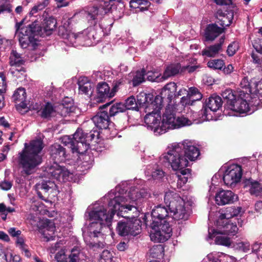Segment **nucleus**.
<instances>
[{
  "mask_svg": "<svg viewBox=\"0 0 262 262\" xmlns=\"http://www.w3.org/2000/svg\"><path fill=\"white\" fill-rule=\"evenodd\" d=\"M164 201L166 207L159 205L151 212L150 238L155 242L163 243L171 236L172 228L168 221L170 216L177 221L187 220L189 216L185 202L179 194L171 191L166 192Z\"/></svg>",
  "mask_w": 262,
  "mask_h": 262,
  "instance_id": "obj_1",
  "label": "nucleus"
},
{
  "mask_svg": "<svg viewBox=\"0 0 262 262\" xmlns=\"http://www.w3.org/2000/svg\"><path fill=\"white\" fill-rule=\"evenodd\" d=\"M76 108L72 101H69L68 103L64 101L63 103L59 104L55 107L56 116L57 114L62 117L69 116L71 113H74L75 111Z\"/></svg>",
  "mask_w": 262,
  "mask_h": 262,
  "instance_id": "obj_27",
  "label": "nucleus"
},
{
  "mask_svg": "<svg viewBox=\"0 0 262 262\" xmlns=\"http://www.w3.org/2000/svg\"><path fill=\"white\" fill-rule=\"evenodd\" d=\"M207 66L214 70H222L225 66V62L222 59H212L207 62Z\"/></svg>",
  "mask_w": 262,
  "mask_h": 262,
  "instance_id": "obj_46",
  "label": "nucleus"
},
{
  "mask_svg": "<svg viewBox=\"0 0 262 262\" xmlns=\"http://www.w3.org/2000/svg\"><path fill=\"white\" fill-rule=\"evenodd\" d=\"M112 102L113 101L107 102L105 104L100 106L99 111L92 118L95 126L100 129H107L111 123V116L108 114L107 110H105V109L110 105Z\"/></svg>",
  "mask_w": 262,
  "mask_h": 262,
  "instance_id": "obj_12",
  "label": "nucleus"
},
{
  "mask_svg": "<svg viewBox=\"0 0 262 262\" xmlns=\"http://www.w3.org/2000/svg\"><path fill=\"white\" fill-rule=\"evenodd\" d=\"M223 32L224 28L219 27L216 24H211L207 26L204 36L207 41H212Z\"/></svg>",
  "mask_w": 262,
  "mask_h": 262,
  "instance_id": "obj_25",
  "label": "nucleus"
},
{
  "mask_svg": "<svg viewBox=\"0 0 262 262\" xmlns=\"http://www.w3.org/2000/svg\"><path fill=\"white\" fill-rule=\"evenodd\" d=\"M12 11V5L10 4H3L0 5V14L5 12L11 13Z\"/></svg>",
  "mask_w": 262,
  "mask_h": 262,
  "instance_id": "obj_58",
  "label": "nucleus"
},
{
  "mask_svg": "<svg viewBox=\"0 0 262 262\" xmlns=\"http://www.w3.org/2000/svg\"><path fill=\"white\" fill-rule=\"evenodd\" d=\"M12 184L11 182L4 181L0 183V187L4 190H8L12 187Z\"/></svg>",
  "mask_w": 262,
  "mask_h": 262,
  "instance_id": "obj_61",
  "label": "nucleus"
},
{
  "mask_svg": "<svg viewBox=\"0 0 262 262\" xmlns=\"http://www.w3.org/2000/svg\"><path fill=\"white\" fill-rule=\"evenodd\" d=\"M124 106L126 107L125 111L127 110H131L137 112L139 111L136 99L133 96H130L126 99L125 102L124 103Z\"/></svg>",
  "mask_w": 262,
  "mask_h": 262,
  "instance_id": "obj_45",
  "label": "nucleus"
},
{
  "mask_svg": "<svg viewBox=\"0 0 262 262\" xmlns=\"http://www.w3.org/2000/svg\"><path fill=\"white\" fill-rule=\"evenodd\" d=\"M254 85V93L252 92L248 99L250 110H252V112L258 108L262 107V82L255 81Z\"/></svg>",
  "mask_w": 262,
  "mask_h": 262,
  "instance_id": "obj_18",
  "label": "nucleus"
},
{
  "mask_svg": "<svg viewBox=\"0 0 262 262\" xmlns=\"http://www.w3.org/2000/svg\"><path fill=\"white\" fill-rule=\"evenodd\" d=\"M200 66L199 65L197 66H190V65H186L185 66L182 67V70H181V73L184 74L186 71L188 72L189 73H192L194 72L197 69L200 68Z\"/></svg>",
  "mask_w": 262,
  "mask_h": 262,
  "instance_id": "obj_55",
  "label": "nucleus"
},
{
  "mask_svg": "<svg viewBox=\"0 0 262 262\" xmlns=\"http://www.w3.org/2000/svg\"><path fill=\"white\" fill-rule=\"evenodd\" d=\"M191 98L190 95H187V93H186V96H183L181 98L180 100V103L183 106H187V105H192V102L190 101Z\"/></svg>",
  "mask_w": 262,
  "mask_h": 262,
  "instance_id": "obj_59",
  "label": "nucleus"
},
{
  "mask_svg": "<svg viewBox=\"0 0 262 262\" xmlns=\"http://www.w3.org/2000/svg\"><path fill=\"white\" fill-rule=\"evenodd\" d=\"M35 187L38 198L46 202L49 199H53L58 192L55 183L50 180H42L37 183Z\"/></svg>",
  "mask_w": 262,
  "mask_h": 262,
  "instance_id": "obj_8",
  "label": "nucleus"
},
{
  "mask_svg": "<svg viewBox=\"0 0 262 262\" xmlns=\"http://www.w3.org/2000/svg\"><path fill=\"white\" fill-rule=\"evenodd\" d=\"M179 144L183 151L182 154L187 158L188 161H194L200 155L199 149L192 145L191 142L185 141Z\"/></svg>",
  "mask_w": 262,
  "mask_h": 262,
  "instance_id": "obj_19",
  "label": "nucleus"
},
{
  "mask_svg": "<svg viewBox=\"0 0 262 262\" xmlns=\"http://www.w3.org/2000/svg\"><path fill=\"white\" fill-rule=\"evenodd\" d=\"M44 168V171L47 176L58 181H64L69 177V171L64 166H60L58 162L47 163Z\"/></svg>",
  "mask_w": 262,
  "mask_h": 262,
  "instance_id": "obj_11",
  "label": "nucleus"
},
{
  "mask_svg": "<svg viewBox=\"0 0 262 262\" xmlns=\"http://www.w3.org/2000/svg\"><path fill=\"white\" fill-rule=\"evenodd\" d=\"M192 124L191 121L184 116L176 117V128L183 126L190 125Z\"/></svg>",
  "mask_w": 262,
  "mask_h": 262,
  "instance_id": "obj_48",
  "label": "nucleus"
},
{
  "mask_svg": "<svg viewBox=\"0 0 262 262\" xmlns=\"http://www.w3.org/2000/svg\"><path fill=\"white\" fill-rule=\"evenodd\" d=\"M253 181H254V180L253 179H252L251 178L243 179V181H242V184H243V187L245 189H249L251 186V184H252Z\"/></svg>",
  "mask_w": 262,
  "mask_h": 262,
  "instance_id": "obj_64",
  "label": "nucleus"
},
{
  "mask_svg": "<svg viewBox=\"0 0 262 262\" xmlns=\"http://www.w3.org/2000/svg\"><path fill=\"white\" fill-rule=\"evenodd\" d=\"M49 4V0H43L42 2L38 3L37 5H35L32 8L29 14L32 16L36 13L39 11H41L45 8Z\"/></svg>",
  "mask_w": 262,
  "mask_h": 262,
  "instance_id": "obj_47",
  "label": "nucleus"
},
{
  "mask_svg": "<svg viewBox=\"0 0 262 262\" xmlns=\"http://www.w3.org/2000/svg\"><path fill=\"white\" fill-rule=\"evenodd\" d=\"M10 65L11 66L19 67L25 63V60L21 57V55L15 50H12L10 57Z\"/></svg>",
  "mask_w": 262,
  "mask_h": 262,
  "instance_id": "obj_39",
  "label": "nucleus"
},
{
  "mask_svg": "<svg viewBox=\"0 0 262 262\" xmlns=\"http://www.w3.org/2000/svg\"><path fill=\"white\" fill-rule=\"evenodd\" d=\"M223 104V101L221 97L216 95H212L208 98L206 99L205 106L201 111L202 117L205 120H209L211 119L208 116V111L215 112L222 107Z\"/></svg>",
  "mask_w": 262,
  "mask_h": 262,
  "instance_id": "obj_15",
  "label": "nucleus"
},
{
  "mask_svg": "<svg viewBox=\"0 0 262 262\" xmlns=\"http://www.w3.org/2000/svg\"><path fill=\"white\" fill-rule=\"evenodd\" d=\"M151 5L149 0H130L129 2L130 7L137 9L136 11L143 12L147 10Z\"/></svg>",
  "mask_w": 262,
  "mask_h": 262,
  "instance_id": "obj_33",
  "label": "nucleus"
},
{
  "mask_svg": "<svg viewBox=\"0 0 262 262\" xmlns=\"http://www.w3.org/2000/svg\"><path fill=\"white\" fill-rule=\"evenodd\" d=\"M110 87L105 82H100L97 86V99L99 102H103L107 99L112 98Z\"/></svg>",
  "mask_w": 262,
  "mask_h": 262,
  "instance_id": "obj_22",
  "label": "nucleus"
},
{
  "mask_svg": "<svg viewBox=\"0 0 262 262\" xmlns=\"http://www.w3.org/2000/svg\"><path fill=\"white\" fill-rule=\"evenodd\" d=\"M237 196L230 190H222L215 195V202L219 205H224L233 203Z\"/></svg>",
  "mask_w": 262,
  "mask_h": 262,
  "instance_id": "obj_21",
  "label": "nucleus"
},
{
  "mask_svg": "<svg viewBox=\"0 0 262 262\" xmlns=\"http://www.w3.org/2000/svg\"><path fill=\"white\" fill-rule=\"evenodd\" d=\"M237 95V91L236 92H233L231 89H226L223 92L222 96L224 99L223 103L225 113L226 109L228 106L231 105V103L233 102V99Z\"/></svg>",
  "mask_w": 262,
  "mask_h": 262,
  "instance_id": "obj_35",
  "label": "nucleus"
},
{
  "mask_svg": "<svg viewBox=\"0 0 262 262\" xmlns=\"http://www.w3.org/2000/svg\"><path fill=\"white\" fill-rule=\"evenodd\" d=\"M216 244L229 247L231 246V242L229 237L222 235L216 236L215 238Z\"/></svg>",
  "mask_w": 262,
  "mask_h": 262,
  "instance_id": "obj_50",
  "label": "nucleus"
},
{
  "mask_svg": "<svg viewBox=\"0 0 262 262\" xmlns=\"http://www.w3.org/2000/svg\"><path fill=\"white\" fill-rule=\"evenodd\" d=\"M238 49L237 42L233 41L230 43L227 48V53L230 57L233 56Z\"/></svg>",
  "mask_w": 262,
  "mask_h": 262,
  "instance_id": "obj_52",
  "label": "nucleus"
},
{
  "mask_svg": "<svg viewBox=\"0 0 262 262\" xmlns=\"http://www.w3.org/2000/svg\"><path fill=\"white\" fill-rule=\"evenodd\" d=\"M150 256L154 258L160 259L164 255V248L162 245L153 246L149 250Z\"/></svg>",
  "mask_w": 262,
  "mask_h": 262,
  "instance_id": "obj_38",
  "label": "nucleus"
},
{
  "mask_svg": "<svg viewBox=\"0 0 262 262\" xmlns=\"http://www.w3.org/2000/svg\"><path fill=\"white\" fill-rule=\"evenodd\" d=\"M251 57L253 62L255 64H257V67L261 68L262 71V56H260L257 54L252 52Z\"/></svg>",
  "mask_w": 262,
  "mask_h": 262,
  "instance_id": "obj_54",
  "label": "nucleus"
},
{
  "mask_svg": "<svg viewBox=\"0 0 262 262\" xmlns=\"http://www.w3.org/2000/svg\"><path fill=\"white\" fill-rule=\"evenodd\" d=\"M242 174V166L238 164H233L229 166L225 171L223 181L226 185L233 187L240 182Z\"/></svg>",
  "mask_w": 262,
  "mask_h": 262,
  "instance_id": "obj_13",
  "label": "nucleus"
},
{
  "mask_svg": "<svg viewBox=\"0 0 262 262\" xmlns=\"http://www.w3.org/2000/svg\"><path fill=\"white\" fill-rule=\"evenodd\" d=\"M145 75L147 76V79L152 82H159L162 79L160 78L161 74L157 72L146 71Z\"/></svg>",
  "mask_w": 262,
  "mask_h": 262,
  "instance_id": "obj_51",
  "label": "nucleus"
},
{
  "mask_svg": "<svg viewBox=\"0 0 262 262\" xmlns=\"http://www.w3.org/2000/svg\"><path fill=\"white\" fill-rule=\"evenodd\" d=\"M56 19L53 16L46 17L42 24L35 20L27 27L21 29L19 44L23 49L28 47L30 50L35 51L40 45L36 37H45L51 35L56 27Z\"/></svg>",
  "mask_w": 262,
  "mask_h": 262,
  "instance_id": "obj_3",
  "label": "nucleus"
},
{
  "mask_svg": "<svg viewBox=\"0 0 262 262\" xmlns=\"http://www.w3.org/2000/svg\"><path fill=\"white\" fill-rule=\"evenodd\" d=\"M225 223H221L220 224H217V226L223 228V232L224 234L229 235H234L238 231V228L237 227L236 222H232L230 220H224Z\"/></svg>",
  "mask_w": 262,
  "mask_h": 262,
  "instance_id": "obj_32",
  "label": "nucleus"
},
{
  "mask_svg": "<svg viewBox=\"0 0 262 262\" xmlns=\"http://www.w3.org/2000/svg\"><path fill=\"white\" fill-rule=\"evenodd\" d=\"M224 42V38L222 37L220 39L219 42L211 45L203 50L202 51V55L208 57H214L222 50Z\"/></svg>",
  "mask_w": 262,
  "mask_h": 262,
  "instance_id": "obj_29",
  "label": "nucleus"
},
{
  "mask_svg": "<svg viewBox=\"0 0 262 262\" xmlns=\"http://www.w3.org/2000/svg\"><path fill=\"white\" fill-rule=\"evenodd\" d=\"M49 151L50 158L53 162H61L65 161L67 157L66 148L57 143L51 145Z\"/></svg>",
  "mask_w": 262,
  "mask_h": 262,
  "instance_id": "obj_20",
  "label": "nucleus"
},
{
  "mask_svg": "<svg viewBox=\"0 0 262 262\" xmlns=\"http://www.w3.org/2000/svg\"><path fill=\"white\" fill-rule=\"evenodd\" d=\"M148 193L147 189L144 188L136 189L130 191L129 196L133 201H137L146 198Z\"/></svg>",
  "mask_w": 262,
  "mask_h": 262,
  "instance_id": "obj_36",
  "label": "nucleus"
},
{
  "mask_svg": "<svg viewBox=\"0 0 262 262\" xmlns=\"http://www.w3.org/2000/svg\"><path fill=\"white\" fill-rule=\"evenodd\" d=\"M79 254L78 250L73 248L68 257L63 252L60 251L55 254L54 258L57 262H79Z\"/></svg>",
  "mask_w": 262,
  "mask_h": 262,
  "instance_id": "obj_23",
  "label": "nucleus"
},
{
  "mask_svg": "<svg viewBox=\"0 0 262 262\" xmlns=\"http://www.w3.org/2000/svg\"><path fill=\"white\" fill-rule=\"evenodd\" d=\"M182 66L180 63H174L167 66L163 72L161 77L163 80H165L168 78L174 76L181 73Z\"/></svg>",
  "mask_w": 262,
  "mask_h": 262,
  "instance_id": "obj_30",
  "label": "nucleus"
},
{
  "mask_svg": "<svg viewBox=\"0 0 262 262\" xmlns=\"http://www.w3.org/2000/svg\"><path fill=\"white\" fill-rule=\"evenodd\" d=\"M177 85L174 82L167 83L161 90L160 95L156 96V104L158 111L162 108L164 104L167 106L172 105L171 103L176 98Z\"/></svg>",
  "mask_w": 262,
  "mask_h": 262,
  "instance_id": "obj_7",
  "label": "nucleus"
},
{
  "mask_svg": "<svg viewBox=\"0 0 262 262\" xmlns=\"http://www.w3.org/2000/svg\"><path fill=\"white\" fill-rule=\"evenodd\" d=\"M39 116L43 119L51 120L52 117L56 116L55 107L52 103L46 102L39 111Z\"/></svg>",
  "mask_w": 262,
  "mask_h": 262,
  "instance_id": "obj_31",
  "label": "nucleus"
},
{
  "mask_svg": "<svg viewBox=\"0 0 262 262\" xmlns=\"http://www.w3.org/2000/svg\"><path fill=\"white\" fill-rule=\"evenodd\" d=\"M122 82L120 80L114 81L113 83V88L111 90V94L113 97L115 96L116 92L118 91L119 86L121 84Z\"/></svg>",
  "mask_w": 262,
  "mask_h": 262,
  "instance_id": "obj_60",
  "label": "nucleus"
},
{
  "mask_svg": "<svg viewBox=\"0 0 262 262\" xmlns=\"http://www.w3.org/2000/svg\"><path fill=\"white\" fill-rule=\"evenodd\" d=\"M125 108L124 103L122 102L114 103L110 107L108 114L111 117H114L120 113L125 112Z\"/></svg>",
  "mask_w": 262,
  "mask_h": 262,
  "instance_id": "obj_41",
  "label": "nucleus"
},
{
  "mask_svg": "<svg viewBox=\"0 0 262 262\" xmlns=\"http://www.w3.org/2000/svg\"><path fill=\"white\" fill-rule=\"evenodd\" d=\"M125 198L122 196H117L111 200L108 204V211L105 208L98 210L92 211L90 213V219L96 220L89 224L88 227V236H84V241L90 248L94 251L103 249L104 244L98 241L97 238L102 236V233L104 228H110L114 214L117 213L119 216L123 217H133L134 215L132 213L137 212V208L134 205H123Z\"/></svg>",
  "mask_w": 262,
  "mask_h": 262,
  "instance_id": "obj_2",
  "label": "nucleus"
},
{
  "mask_svg": "<svg viewBox=\"0 0 262 262\" xmlns=\"http://www.w3.org/2000/svg\"><path fill=\"white\" fill-rule=\"evenodd\" d=\"M43 147V142L40 139L32 140L29 144H25V148L18 154V163L23 173L29 176L35 171L42 162L41 152Z\"/></svg>",
  "mask_w": 262,
  "mask_h": 262,
  "instance_id": "obj_4",
  "label": "nucleus"
},
{
  "mask_svg": "<svg viewBox=\"0 0 262 262\" xmlns=\"http://www.w3.org/2000/svg\"><path fill=\"white\" fill-rule=\"evenodd\" d=\"M182 151V148L179 143L174 144L171 147H169L168 150L163 154L161 159L163 162L167 163L168 165H170L173 170H180L181 174L186 175L191 170L186 168L188 166L189 162L187 160V158L184 156Z\"/></svg>",
  "mask_w": 262,
  "mask_h": 262,
  "instance_id": "obj_6",
  "label": "nucleus"
},
{
  "mask_svg": "<svg viewBox=\"0 0 262 262\" xmlns=\"http://www.w3.org/2000/svg\"><path fill=\"white\" fill-rule=\"evenodd\" d=\"M253 46L257 53L262 55V39L258 38L255 39L253 43Z\"/></svg>",
  "mask_w": 262,
  "mask_h": 262,
  "instance_id": "obj_56",
  "label": "nucleus"
},
{
  "mask_svg": "<svg viewBox=\"0 0 262 262\" xmlns=\"http://www.w3.org/2000/svg\"><path fill=\"white\" fill-rule=\"evenodd\" d=\"M262 186L257 181H254L249 189L250 193L256 196L261 194V190Z\"/></svg>",
  "mask_w": 262,
  "mask_h": 262,
  "instance_id": "obj_49",
  "label": "nucleus"
},
{
  "mask_svg": "<svg viewBox=\"0 0 262 262\" xmlns=\"http://www.w3.org/2000/svg\"><path fill=\"white\" fill-rule=\"evenodd\" d=\"M233 206H230L226 208L223 210V213H221L218 220L216 221L217 224H220L221 223H225L224 220H229L232 218V214L233 213Z\"/></svg>",
  "mask_w": 262,
  "mask_h": 262,
  "instance_id": "obj_42",
  "label": "nucleus"
},
{
  "mask_svg": "<svg viewBox=\"0 0 262 262\" xmlns=\"http://www.w3.org/2000/svg\"><path fill=\"white\" fill-rule=\"evenodd\" d=\"M129 220L126 221H120L118 222L116 227L117 233L121 236L129 235Z\"/></svg>",
  "mask_w": 262,
  "mask_h": 262,
  "instance_id": "obj_37",
  "label": "nucleus"
},
{
  "mask_svg": "<svg viewBox=\"0 0 262 262\" xmlns=\"http://www.w3.org/2000/svg\"><path fill=\"white\" fill-rule=\"evenodd\" d=\"M14 101L17 103L18 102H25L26 100V90L24 88H19L15 92L12 96Z\"/></svg>",
  "mask_w": 262,
  "mask_h": 262,
  "instance_id": "obj_40",
  "label": "nucleus"
},
{
  "mask_svg": "<svg viewBox=\"0 0 262 262\" xmlns=\"http://www.w3.org/2000/svg\"><path fill=\"white\" fill-rule=\"evenodd\" d=\"M7 84L6 82V77L1 74L0 75V94H3L6 92Z\"/></svg>",
  "mask_w": 262,
  "mask_h": 262,
  "instance_id": "obj_57",
  "label": "nucleus"
},
{
  "mask_svg": "<svg viewBox=\"0 0 262 262\" xmlns=\"http://www.w3.org/2000/svg\"><path fill=\"white\" fill-rule=\"evenodd\" d=\"M176 108L174 105L166 106L161 120V130L162 134L169 129L176 128Z\"/></svg>",
  "mask_w": 262,
  "mask_h": 262,
  "instance_id": "obj_14",
  "label": "nucleus"
},
{
  "mask_svg": "<svg viewBox=\"0 0 262 262\" xmlns=\"http://www.w3.org/2000/svg\"><path fill=\"white\" fill-rule=\"evenodd\" d=\"M58 35L63 39H66L72 41V39L80 41L83 38V34L79 33L78 34L71 32L64 26H60L58 28Z\"/></svg>",
  "mask_w": 262,
  "mask_h": 262,
  "instance_id": "obj_28",
  "label": "nucleus"
},
{
  "mask_svg": "<svg viewBox=\"0 0 262 262\" xmlns=\"http://www.w3.org/2000/svg\"><path fill=\"white\" fill-rule=\"evenodd\" d=\"M146 70L142 69L141 71H137L132 80L133 85L136 86L145 81Z\"/></svg>",
  "mask_w": 262,
  "mask_h": 262,
  "instance_id": "obj_43",
  "label": "nucleus"
},
{
  "mask_svg": "<svg viewBox=\"0 0 262 262\" xmlns=\"http://www.w3.org/2000/svg\"><path fill=\"white\" fill-rule=\"evenodd\" d=\"M250 93L244 92V90L237 91V95L233 99V102L228 106L226 111H231L239 114H246L250 111V107L248 102Z\"/></svg>",
  "mask_w": 262,
  "mask_h": 262,
  "instance_id": "obj_10",
  "label": "nucleus"
},
{
  "mask_svg": "<svg viewBox=\"0 0 262 262\" xmlns=\"http://www.w3.org/2000/svg\"><path fill=\"white\" fill-rule=\"evenodd\" d=\"M66 136L62 138L64 145H70L73 152L82 155L90 148L91 143H98L99 133L96 130H92L89 133L82 128H78L72 135Z\"/></svg>",
  "mask_w": 262,
  "mask_h": 262,
  "instance_id": "obj_5",
  "label": "nucleus"
},
{
  "mask_svg": "<svg viewBox=\"0 0 262 262\" xmlns=\"http://www.w3.org/2000/svg\"><path fill=\"white\" fill-rule=\"evenodd\" d=\"M38 228L44 237L47 238L48 241H49L50 239L47 235H49L52 236L55 230V226L54 223L51 220L46 219L39 222Z\"/></svg>",
  "mask_w": 262,
  "mask_h": 262,
  "instance_id": "obj_24",
  "label": "nucleus"
},
{
  "mask_svg": "<svg viewBox=\"0 0 262 262\" xmlns=\"http://www.w3.org/2000/svg\"><path fill=\"white\" fill-rule=\"evenodd\" d=\"M0 257L4 258L7 262H11V257H9L8 253H6L4 249L3 246L0 244Z\"/></svg>",
  "mask_w": 262,
  "mask_h": 262,
  "instance_id": "obj_62",
  "label": "nucleus"
},
{
  "mask_svg": "<svg viewBox=\"0 0 262 262\" xmlns=\"http://www.w3.org/2000/svg\"><path fill=\"white\" fill-rule=\"evenodd\" d=\"M137 103L139 109L144 108L145 112L151 110L158 111L156 105V97L150 93L147 94L145 92H141L137 95Z\"/></svg>",
  "mask_w": 262,
  "mask_h": 262,
  "instance_id": "obj_17",
  "label": "nucleus"
},
{
  "mask_svg": "<svg viewBox=\"0 0 262 262\" xmlns=\"http://www.w3.org/2000/svg\"><path fill=\"white\" fill-rule=\"evenodd\" d=\"M113 5L110 0H100L91 7L87 16L91 25L95 26L97 24V16H102L110 12Z\"/></svg>",
  "mask_w": 262,
  "mask_h": 262,
  "instance_id": "obj_9",
  "label": "nucleus"
},
{
  "mask_svg": "<svg viewBox=\"0 0 262 262\" xmlns=\"http://www.w3.org/2000/svg\"><path fill=\"white\" fill-rule=\"evenodd\" d=\"M137 208V212L132 213V214L134 215L133 217L128 218L125 217V219H132V220H129V235H132L133 236H135L141 232L142 228L141 225L142 222L140 220L137 219H134L136 216H137L138 215V209Z\"/></svg>",
  "mask_w": 262,
  "mask_h": 262,
  "instance_id": "obj_26",
  "label": "nucleus"
},
{
  "mask_svg": "<svg viewBox=\"0 0 262 262\" xmlns=\"http://www.w3.org/2000/svg\"><path fill=\"white\" fill-rule=\"evenodd\" d=\"M79 93L88 95L89 92L91 91L92 83L86 77H81L79 78L78 83Z\"/></svg>",
  "mask_w": 262,
  "mask_h": 262,
  "instance_id": "obj_34",
  "label": "nucleus"
},
{
  "mask_svg": "<svg viewBox=\"0 0 262 262\" xmlns=\"http://www.w3.org/2000/svg\"><path fill=\"white\" fill-rule=\"evenodd\" d=\"M233 15H232L231 18L228 19L227 16H224L221 18H218L219 21L217 23L224 29L225 27H228L232 22Z\"/></svg>",
  "mask_w": 262,
  "mask_h": 262,
  "instance_id": "obj_53",
  "label": "nucleus"
},
{
  "mask_svg": "<svg viewBox=\"0 0 262 262\" xmlns=\"http://www.w3.org/2000/svg\"><path fill=\"white\" fill-rule=\"evenodd\" d=\"M254 82L252 81V80L250 81L249 80L248 77H244L241 80L240 82V86L242 89H245V91H244V92H247L248 93H250V94L252 92V89H254Z\"/></svg>",
  "mask_w": 262,
  "mask_h": 262,
  "instance_id": "obj_44",
  "label": "nucleus"
},
{
  "mask_svg": "<svg viewBox=\"0 0 262 262\" xmlns=\"http://www.w3.org/2000/svg\"><path fill=\"white\" fill-rule=\"evenodd\" d=\"M144 117V122L148 129L153 130L155 133L158 135L162 134L160 125L161 121V116L160 114V111L151 110Z\"/></svg>",
  "mask_w": 262,
  "mask_h": 262,
  "instance_id": "obj_16",
  "label": "nucleus"
},
{
  "mask_svg": "<svg viewBox=\"0 0 262 262\" xmlns=\"http://www.w3.org/2000/svg\"><path fill=\"white\" fill-rule=\"evenodd\" d=\"M164 176V172L162 170L158 169L152 173V177L154 179L162 178Z\"/></svg>",
  "mask_w": 262,
  "mask_h": 262,
  "instance_id": "obj_63",
  "label": "nucleus"
}]
</instances>
